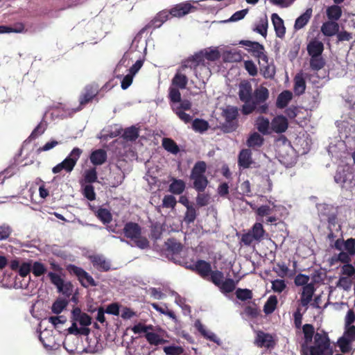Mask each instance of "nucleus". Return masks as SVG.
<instances>
[{
	"instance_id": "20",
	"label": "nucleus",
	"mask_w": 355,
	"mask_h": 355,
	"mask_svg": "<svg viewBox=\"0 0 355 355\" xmlns=\"http://www.w3.org/2000/svg\"><path fill=\"white\" fill-rule=\"evenodd\" d=\"M271 20L276 35L279 38H283L286 33V28L283 19L277 13H273L271 15Z\"/></svg>"
},
{
	"instance_id": "62",
	"label": "nucleus",
	"mask_w": 355,
	"mask_h": 355,
	"mask_svg": "<svg viewBox=\"0 0 355 355\" xmlns=\"http://www.w3.org/2000/svg\"><path fill=\"white\" fill-rule=\"evenodd\" d=\"M350 254L348 252H340L338 255H335L332 257V261L338 262L340 261L345 264L349 263L351 261Z\"/></svg>"
},
{
	"instance_id": "7",
	"label": "nucleus",
	"mask_w": 355,
	"mask_h": 355,
	"mask_svg": "<svg viewBox=\"0 0 355 355\" xmlns=\"http://www.w3.org/2000/svg\"><path fill=\"white\" fill-rule=\"evenodd\" d=\"M48 277L51 282L56 286L59 293L66 297H69L72 295L73 286L71 282H65L59 275L53 272H49Z\"/></svg>"
},
{
	"instance_id": "49",
	"label": "nucleus",
	"mask_w": 355,
	"mask_h": 355,
	"mask_svg": "<svg viewBox=\"0 0 355 355\" xmlns=\"http://www.w3.org/2000/svg\"><path fill=\"white\" fill-rule=\"evenodd\" d=\"M68 301L64 299L55 300L51 307L52 312L55 314L60 313L67 306Z\"/></svg>"
},
{
	"instance_id": "58",
	"label": "nucleus",
	"mask_w": 355,
	"mask_h": 355,
	"mask_svg": "<svg viewBox=\"0 0 355 355\" xmlns=\"http://www.w3.org/2000/svg\"><path fill=\"white\" fill-rule=\"evenodd\" d=\"M163 349L167 355H180L184 352V349L181 346H166Z\"/></svg>"
},
{
	"instance_id": "27",
	"label": "nucleus",
	"mask_w": 355,
	"mask_h": 355,
	"mask_svg": "<svg viewBox=\"0 0 355 355\" xmlns=\"http://www.w3.org/2000/svg\"><path fill=\"white\" fill-rule=\"evenodd\" d=\"M185 187V182L182 180L173 178L169 185L168 191L173 194L180 195L183 193Z\"/></svg>"
},
{
	"instance_id": "55",
	"label": "nucleus",
	"mask_w": 355,
	"mask_h": 355,
	"mask_svg": "<svg viewBox=\"0 0 355 355\" xmlns=\"http://www.w3.org/2000/svg\"><path fill=\"white\" fill-rule=\"evenodd\" d=\"M12 233V228L10 225L3 223L0 225V241L8 239Z\"/></svg>"
},
{
	"instance_id": "63",
	"label": "nucleus",
	"mask_w": 355,
	"mask_h": 355,
	"mask_svg": "<svg viewBox=\"0 0 355 355\" xmlns=\"http://www.w3.org/2000/svg\"><path fill=\"white\" fill-rule=\"evenodd\" d=\"M205 60L209 61H216L220 58V53L217 49H211L209 51H205L204 53Z\"/></svg>"
},
{
	"instance_id": "38",
	"label": "nucleus",
	"mask_w": 355,
	"mask_h": 355,
	"mask_svg": "<svg viewBox=\"0 0 355 355\" xmlns=\"http://www.w3.org/2000/svg\"><path fill=\"white\" fill-rule=\"evenodd\" d=\"M325 65V60L321 55L312 56L310 58V67L313 71H319Z\"/></svg>"
},
{
	"instance_id": "23",
	"label": "nucleus",
	"mask_w": 355,
	"mask_h": 355,
	"mask_svg": "<svg viewBox=\"0 0 355 355\" xmlns=\"http://www.w3.org/2000/svg\"><path fill=\"white\" fill-rule=\"evenodd\" d=\"M323 51L324 44L321 41L314 40L307 45V52L311 57L321 55Z\"/></svg>"
},
{
	"instance_id": "18",
	"label": "nucleus",
	"mask_w": 355,
	"mask_h": 355,
	"mask_svg": "<svg viewBox=\"0 0 355 355\" xmlns=\"http://www.w3.org/2000/svg\"><path fill=\"white\" fill-rule=\"evenodd\" d=\"M288 120L282 115L274 117L271 122V129L276 133L284 132L288 129Z\"/></svg>"
},
{
	"instance_id": "3",
	"label": "nucleus",
	"mask_w": 355,
	"mask_h": 355,
	"mask_svg": "<svg viewBox=\"0 0 355 355\" xmlns=\"http://www.w3.org/2000/svg\"><path fill=\"white\" fill-rule=\"evenodd\" d=\"M141 227L135 222L126 223L122 230V233L128 239L134 242L136 247L140 249H146L150 246V243L146 237L142 236Z\"/></svg>"
},
{
	"instance_id": "4",
	"label": "nucleus",
	"mask_w": 355,
	"mask_h": 355,
	"mask_svg": "<svg viewBox=\"0 0 355 355\" xmlns=\"http://www.w3.org/2000/svg\"><path fill=\"white\" fill-rule=\"evenodd\" d=\"M206 169V163L203 161H198L194 164L191 170L190 177L193 181V188L198 193L204 192L208 185L209 181L205 175Z\"/></svg>"
},
{
	"instance_id": "32",
	"label": "nucleus",
	"mask_w": 355,
	"mask_h": 355,
	"mask_svg": "<svg viewBox=\"0 0 355 355\" xmlns=\"http://www.w3.org/2000/svg\"><path fill=\"white\" fill-rule=\"evenodd\" d=\"M263 138L257 132H253L247 140V145L250 148L261 147L263 143Z\"/></svg>"
},
{
	"instance_id": "19",
	"label": "nucleus",
	"mask_w": 355,
	"mask_h": 355,
	"mask_svg": "<svg viewBox=\"0 0 355 355\" xmlns=\"http://www.w3.org/2000/svg\"><path fill=\"white\" fill-rule=\"evenodd\" d=\"M253 163L252 152L250 149H242L238 157V164L241 168H248Z\"/></svg>"
},
{
	"instance_id": "42",
	"label": "nucleus",
	"mask_w": 355,
	"mask_h": 355,
	"mask_svg": "<svg viewBox=\"0 0 355 355\" xmlns=\"http://www.w3.org/2000/svg\"><path fill=\"white\" fill-rule=\"evenodd\" d=\"M235 295L237 299L243 302L252 300L253 297L252 291L248 288H237L235 292Z\"/></svg>"
},
{
	"instance_id": "44",
	"label": "nucleus",
	"mask_w": 355,
	"mask_h": 355,
	"mask_svg": "<svg viewBox=\"0 0 355 355\" xmlns=\"http://www.w3.org/2000/svg\"><path fill=\"white\" fill-rule=\"evenodd\" d=\"M218 288L222 293H229L235 289L236 283L232 279L228 278L226 279L224 282L223 281L222 284Z\"/></svg>"
},
{
	"instance_id": "57",
	"label": "nucleus",
	"mask_w": 355,
	"mask_h": 355,
	"mask_svg": "<svg viewBox=\"0 0 355 355\" xmlns=\"http://www.w3.org/2000/svg\"><path fill=\"white\" fill-rule=\"evenodd\" d=\"M211 197L208 193H198L196 197V204L199 207L207 206L210 201Z\"/></svg>"
},
{
	"instance_id": "30",
	"label": "nucleus",
	"mask_w": 355,
	"mask_h": 355,
	"mask_svg": "<svg viewBox=\"0 0 355 355\" xmlns=\"http://www.w3.org/2000/svg\"><path fill=\"white\" fill-rule=\"evenodd\" d=\"M306 89V83L302 75L297 74L294 78V92L296 95H302Z\"/></svg>"
},
{
	"instance_id": "52",
	"label": "nucleus",
	"mask_w": 355,
	"mask_h": 355,
	"mask_svg": "<svg viewBox=\"0 0 355 355\" xmlns=\"http://www.w3.org/2000/svg\"><path fill=\"white\" fill-rule=\"evenodd\" d=\"M238 116V110L236 107H227L223 112V116L226 121H236Z\"/></svg>"
},
{
	"instance_id": "41",
	"label": "nucleus",
	"mask_w": 355,
	"mask_h": 355,
	"mask_svg": "<svg viewBox=\"0 0 355 355\" xmlns=\"http://www.w3.org/2000/svg\"><path fill=\"white\" fill-rule=\"evenodd\" d=\"M123 137L128 141H135L139 137V130L135 126L124 130Z\"/></svg>"
},
{
	"instance_id": "50",
	"label": "nucleus",
	"mask_w": 355,
	"mask_h": 355,
	"mask_svg": "<svg viewBox=\"0 0 355 355\" xmlns=\"http://www.w3.org/2000/svg\"><path fill=\"white\" fill-rule=\"evenodd\" d=\"M31 271L35 277H40L46 272V268L42 263L35 261L31 264Z\"/></svg>"
},
{
	"instance_id": "8",
	"label": "nucleus",
	"mask_w": 355,
	"mask_h": 355,
	"mask_svg": "<svg viewBox=\"0 0 355 355\" xmlns=\"http://www.w3.org/2000/svg\"><path fill=\"white\" fill-rule=\"evenodd\" d=\"M240 44L248 46V51L250 53L252 56L257 58L259 61L267 62L268 57L265 51V49L263 44L258 42H252L250 40H241Z\"/></svg>"
},
{
	"instance_id": "45",
	"label": "nucleus",
	"mask_w": 355,
	"mask_h": 355,
	"mask_svg": "<svg viewBox=\"0 0 355 355\" xmlns=\"http://www.w3.org/2000/svg\"><path fill=\"white\" fill-rule=\"evenodd\" d=\"M353 341L349 340L347 338L342 336L338 340V345L342 353H349L352 349L351 344Z\"/></svg>"
},
{
	"instance_id": "61",
	"label": "nucleus",
	"mask_w": 355,
	"mask_h": 355,
	"mask_svg": "<svg viewBox=\"0 0 355 355\" xmlns=\"http://www.w3.org/2000/svg\"><path fill=\"white\" fill-rule=\"evenodd\" d=\"M244 68L250 76H255L257 75V67L252 60H245Z\"/></svg>"
},
{
	"instance_id": "54",
	"label": "nucleus",
	"mask_w": 355,
	"mask_h": 355,
	"mask_svg": "<svg viewBox=\"0 0 355 355\" xmlns=\"http://www.w3.org/2000/svg\"><path fill=\"white\" fill-rule=\"evenodd\" d=\"M237 127V121L225 120V122L221 124L220 129L225 133H230L235 131Z\"/></svg>"
},
{
	"instance_id": "17",
	"label": "nucleus",
	"mask_w": 355,
	"mask_h": 355,
	"mask_svg": "<svg viewBox=\"0 0 355 355\" xmlns=\"http://www.w3.org/2000/svg\"><path fill=\"white\" fill-rule=\"evenodd\" d=\"M90 261L93 266L99 271L107 272L111 268L110 261L102 255H93L90 257Z\"/></svg>"
},
{
	"instance_id": "1",
	"label": "nucleus",
	"mask_w": 355,
	"mask_h": 355,
	"mask_svg": "<svg viewBox=\"0 0 355 355\" xmlns=\"http://www.w3.org/2000/svg\"><path fill=\"white\" fill-rule=\"evenodd\" d=\"M239 98L243 103L241 112L248 115L256 111L259 114H266L268 111L266 101L269 98V91L264 86H259L254 91L250 81L244 80L239 85Z\"/></svg>"
},
{
	"instance_id": "10",
	"label": "nucleus",
	"mask_w": 355,
	"mask_h": 355,
	"mask_svg": "<svg viewBox=\"0 0 355 355\" xmlns=\"http://www.w3.org/2000/svg\"><path fill=\"white\" fill-rule=\"evenodd\" d=\"M170 18H171L170 10L165 9L159 11L152 20H150L140 30V34L144 33L150 28H157L161 27V26Z\"/></svg>"
},
{
	"instance_id": "53",
	"label": "nucleus",
	"mask_w": 355,
	"mask_h": 355,
	"mask_svg": "<svg viewBox=\"0 0 355 355\" xmlns=\"http://www.w3.org/2000/svg\"><path fill=\"white\" fill-rule=\"evenodd\" d=\"M84 179L85 182L89 183V184L96 182L98 179L96 168H92L85 171Z\"/></svg>"
},
{
	"instance_id": "12",
	"label": "nucleus",
	"mask_w": 355,
	"mask_h": 355,
	"mask_svg": "<svg viewBox=\"0 0 355 355\" xmlns=\"http://www.w3.org/2000/svg\"><path fill=\"white\" fill-rule=\"evenodd\" d=\"M170 10L171 17L180 18L191 12H196L197 7L191 5L189 1H184L175 5Z\"/></svg>"
},
{
	"instance_id": "51",
	"label": "nucleus",
	"mask_w": 355,
	"mask_h": 355,
	"mask_svg": "<svg viewBox=\"0 0 355 355\" xmlns=\"http://www.w3.org/2000/svg\"><path fill=\"white\" fill-rule=\"evenodd\" d=\"M209 276L210 277L209 280H210L214 285L219 287L224 278L223 273L219 270H211Z\"/></svg>"
},
{
	"instance_id": "5",
	"label": "nucleus",
	"mask_w": 355,
	"mask_h": 355,
	"mask_svg": "<svg viewBox=\"0 0 355 355\" xmlns=\"http://www.w3.org/2000/svg\"><path fill=\"white\" fill-rule=\"evenodd\" d=\"M103 87L100 88L96 83H92L85 85L79 95V105L74 110V112H76L82 110L87 104L93 101L98 102L99 101L98 95Z\"/></svg>"
},
{
	"instance_id": "2",
	"label": "nucleus",
	"mask_w": 355,
	"mask_h": 355,
	"mask_svg": "<svg viewBox=\"0 0 355 355\" xmlns=\"http://www.w3.org/2000/svg\"><path fill=\"white\" fill-rule=\"evenodd\" d=\"M305 355H332L330 339L324 330L316 332L314 336V344L311 346L302 345Z\"/></svg>"
},
{
	"instance_id": "56",
	"label": "nucleus",
	"mask_w": 355,
	"mask_h": 355,
	"mask_svg": "<svg viewBox=\"0 0 355 355\" xmlns=\"http://www.w3.org/2000/svg\"><path fill=\"white\" fill-rule=\"evenodd\" d=\"M46 129V123L44 122H40L35 128L33 130L31 135L29 136L30 139H35L40 135H42Z\"/></svg>"
},
{
	"instance_id": "59",
	"label": "nucleus",
	"mask_w": 355,
	"mask_h": 355,
	"mask_svg": "<svg viewBox=\"0 0 355 355\" xmlns=\"http://www.w3.org/2000/svg\"><path fill=\"white\" fill-rule=\"evenodd\" d=\"M176 204L177 200L172 195H166L162 200V207L164 208L174 209Z\"/></svg>"
},
{
	"instance_id": "34",
	"label": "nucleus",
	"mask_w": 355,
	"mask_h": 355,
	"mask_svg": "<svg viewBox=\"0 0 355 355\" xmlns=\"http://www.w3.org/2000/svg\"><path fill=\"white\" fill-rule=\"evenodd\" d=\"M162 146L166 150L174 155L180 151L178 144L171 138H164L162 139Z\"/></svg>"
},
{
	"instance_id": "14",
	"label": "nucleus",
	"mask_w": 355,
	"mask_h": 355,
	"mask_svg": "<svg viewBox=\"0 0 355 355\" xmlns=\"http://www.w3.org/2000/svg\"><path fill=\"white\" fill-rule=\"evenodd\" d=\"M205 60V54L201 51L189 58L182 64L187 65L189 71H193L195 76H197V67L201 64H204Z\"/></svg>"
},
{
	"instance_id": "31",
	"label": "nucleus",
	"mask_w": 355,
	"mask_h": 355,
	"mask_svg": "<svg viewBox=\"0 0 355 355\" xmlns=\"http://www.w3.org/2000/svg\"><path fill=\"white\" fill-rule=\"evenodd\" d=\"M302 331L304 334V339L305 346L312 342L313 338L315 336V329L311 324H305L302 327Z\"/></svg>"
},
{
	"instance_id": "26",
	"label": "nucleus",
	"mask_w": 355,
	"mask_h": 355,
	"mask_svg": "<svg viewBox=\"0 0 355 355\" xmlns=\"http://www.w3.org/2000/svg\"><path fill=\"white\" fill-rule=\"evenodd\" d=\"M329 20L337 21L342 16V9L338 4L329 6L326 10Z\"/></svg>"
},
{
	"instance_id": "6",
	"label": "nucleus",
	"mask_w": 355,
	"mask_h": 355,
	"mask_svg": "<svg viewBox=\"0 0 355 355\" xmlns=\"http://www.w3.org/2000/svg\"><path fill=\"white\" fill-rule=\"evenodd\" d=\"M66 270L71 275L76 276L80 285L84 288L96 286L98 285L94 279L80 267L73 264H69L67 266Z\"/></svg>"
},
{
	"instance_id": "13",
	"label": "nucleus",
	"mask_w": 355,
	"mask_h": 355,
	"mask_svg": "<svg viewBox=\"0 0 355 355\" xmlns=\"http://www.w3.org/2000/svg\"><path fill=\"white\" fill-rule=\"evenodd\" d=\"M254 344L258 347H265L266 349H271L275 347V342L273 336L271 334L259 330L256 332Z\"/></svg>"
},
{
	"instance_id": "21",
	"label": "nucleus",
	"mask_w": 355,
	"mask_h": 355,
	"mask_svg": "<svg viewBox=\"0 0 355 355\" xmlns=\"http://www.w3.org/2000/svg\"><path fill=\"white\" fill-rule=\"evenodd\" d=\"M339 31V25L337 21H327L323 23L321 26V32L327 37L335 35Z\"/></svg>"
},
{
	"instance_id": "64",
	"label": "nucleus",
	"mask_w": 355,
	"mask_h": 355,
	"mask_svg": "<svg viewBox=\"0 0 355 355\" xmlns=\"http://www.w3.org/2000/svg\"><path fill=\"white\" fill-rule=\"evenodd\" d=\"M344 248L350 255L355 254V239L350 238L345 241Z\"/></svg>"
},
{
	"instance_id": "60",
	"label": "nucleus",
	"mask_w": 355,
	"mask_h": 355,
	"mask_svg": "<svg viewBox=\"0 0 355 355\" xmlns=\"http://www.w3.org/2000/svg\"><path fill=\"white\" fill-rule=\"evenodd\" d=\"M171 107L173 111L177 114L180 119H181L185 123H188L191 121L192 117L190 114H187L182 110H180V109L175 108V105H172Z\"/></svg>"
},
{
	"instance_id": "15",
	"label": "nucleus",
	"mask_w": 355,
	"mask_h": 355,
	"mask_svg": "<svg viewBox=\"0 0 355 355\" xmlns=\"http://www.w3.org/2000/svg\"><path fill=\"white\" fill-rule=\"evenodd\" d=\"M315 291V288L312 283L302 287V292L301 293L300 302V305L306 308L305 311L307 309L309 304L312 300Z\"/></svg>"
},
{
	"instance_id": "47",
	"label": "nucleus",
	"mask_w": 355,
	"mask_h": 355,
	"mask_svg": "<svg viewBox=\"0 0 355 355\" xmlns=\"http://www.w3.org/2000/svg\"><path fill=\"white\" fill-rule=\"evenodd\" d=\"M196 209L193 206L187 208V211L184 216V221L187 224L190 225L193 223L197 217Z\"/></svg>"
},
{
	"instance_id": "46",
	"label": "nucleus",
	"mask_w": 355,
	"mask_h": 355,
	"mask_svg": "<svg viewBox=\"0 0 355 355\" xmlns=\"http://www.w3.org/2000/svg\"><path fill=\"white\" fill-rule=\"evenodd\" d=\"M268 21L266 17L261 18L259 24L257 25L254 31L266 37L267 35Z\"/></svg>"
},
{
	"instance_id": "39",
	"label": "nucleus",
	"mask_w": 355,
	"mask_h": 355,
	"mask_svg": "<svg viewBox=\"0 0 355 355\" xmlns=\"http://www.w3.org/2000/svg\"><path fill=\"white\" fill-rule=\"evenodd\" d=\"M277 298L275 295L270 296L263 306L264 313L266 314L273 313L277 307Z\"/></svg>"
},
{
	"instance_id": "48",
	"label": "nucleus",
	"mask_w": 355,
	"mask_h": 355,
	"mask_svg": "<svg viewBox=\"0 0 355 355\" xmlns=\"http://www.w3.org/2000/svg\"><path fill=\"white\" fill-rule=\"evenodd\" d=\"M146 338L150 344L154 345H158L166 342V340L162 338L157 334L154 332L146 333Z\"/></svg>"
},
{
	"instance_id": "22",
	"label": "nucleus",
	"mask_w": 355,
	"mask_h": 355,
	"mask_svg": "<svg viewBox=\"0 0 355 355\" xmlns=\"http://www.w3.org/2000/svg\"><path fill=\"white\" fill-rule=\"evenodd\" d=\"M107 158V152L103 149H97L92 152L90 162L95 166L102 165Z\"/></svg>"
},
{
	"instance_id": "40",
	"label": "nucleus",
	"mask_w": 355,
	"mask_h": 355,
	"mask_svg": "<svg viewBox=\"0 0 355 355\" xmlns=\"http://www.w3.org/2000/svg\"><path fill=\"white\" fill-rule=\"evenodd\" d=\"M257 130L263 135L268 134L269 120L263 116H259L256 123Z\"/></svg>"
},
{
	"instance_id": "36",
	"label": "nucleus",
	"mask_w": 355,
	"mask_h": 355,
	"mask_svg": "<svg viewBox=\"0 0 355 355\" xmlns=\"http://www.w3.org/2000/svg\"><path fill=\"white\" fill-rule=\"evenodd\" d=\"M96 216L104 224L110 223L112 220V214L105 208H99L96 212Z\"/></svg>"
},
{
	"instance_id": "29",
	"label": "nucleus",
	"mask_w": 355,
	"mask_h": 355,
	"mask_svg": "<svg viewBox=\"0 0 355 355\" xmlns=\"http://www.w3.org/2000/svg\"><path fill=\"white\" fill-rule=\"evenodd\" d=\"M259 64L260 66L261 73L265 78H272L275 76V67L270 65L268 61L267 62L259 61Z\"/></svg>"
},
{
	"instance_id": "25",
	"label": "nucleus",
	"mask_w": 355,
	"mask_h": 355,
	"mask_svg": "<svg viewBox=\"0 0 355 355\" xmlns=\"http://www.w3.org/2000/svg\"><path fill=\"white\" fill-rule=\"evenodd\" d=\"M312 15V9L308 8L306 11L297 17L295 20L294 28L296 30L302 28L307 24Z\"/></svg>"
},
{
	"instance_id": "24",
	"label": "nucleus",
	"mask_w": 355,
	"mask_h": 355,
	"mask_svg": "<svg viewBox=\"0 0 355 355\" xmlns=\"http://www.w3.org/2000/svg\"><path fill=\"white\" fill-rule=\"evenodd\" d=\"M75 161L72 160L71 157H66L61 163L57 164L52 169L53 173H58L62 170H65L67 172H71L75 166Z\"/></svg>"
},
{
	"instance_id": "37",
	"label": "nucleus",
	"mask_w": 355,
	"mask_h": 355,
	"mask_svg": "<svg viewBox=\"0 0 355 355\" xmlns=\"http://www.w3.org/2000/svg\"><path fill=\"white\" fill-rule=\"evenodd\" d=\"M243 312L247 317L254 319L259 316L260 310L259 309L257 304L255 302H252V304L245 306Z\"/></svg>"
},
{
	"instance_id": "43",
	"label": "nucleus",
	"mask_w": 355,
	"mask_h": 355,
	"mask_svg": "<svg viewBox=\"0 0 355 355\" xmlns=\"http://www.w3.org/2000/svg\"><path fill=\"white\" fill-rule=\"evenodd\" d=\"M192 128L196 132H203L208 130L209 123L204 119H196L193 121Z\"/></svg>"
},
{
	"instance_id": "11",
	"label": "nucleus",
	"mask_w": 355,
	"mask_h": 355,
	"mask_svg": "<svg viewBox=\"0 0 355 355\" xmlns=\"http://www.w3.org/2000/svg\"><path fill=\"white\" fill-rule=\"evenodd\" d=\"M191 72L187 65H182L177 69L174 77L172 79V84L179 89H183L187 87L188 83L187 75Z\"/></svg>"
},
{
	"instance_id": "33",
	"label": "nucleus",
	"mask_w": 355,
	"mask_h": 355,
	"mask_svg": "<svg viewBox=\"0 0 355 355\" xmlns=\"http://www.w3.org/2000/svg\"><path fill=\"white\" fill-rule=\"evenodd\" d=\"M195 327L198 329V331L201 334V335L203 337L209 339L211 341L215 343L217 342L216 336L212 332L207 331L205 326L201 323L200 320H198L195 322Z\"/></svg>"
},
{
	"instance_id": "9",
	"label": "nucleus",
	"mask_w": 355,
	"mask_h": 355,
	"mask_svg": "<svg viewBox=\"0 0 355 355\" xmlns=\"http://www.w3.org/2000/svg\"><path fill=\"white\" fill-rule=\"evenodd\" d=\"M183 249V245L175 238H169L164 245V253L166 257L174 262H176L175 257H178Z\"/></svg>"
},
{
	"instance_id": "16",
	"label": "nucleus",
	"mask_w": 355,
	"mask_h": 355,
	"mask_svg": "<svg viewBox=\"0 0 355 355\" xmlns=\"http://www.w3.org/2000/svg\"><path fill=\"white\" fill-rule=\"evenodd\" d=\"M211 264L205 260H198L194 263L192 271L198 274L201 277L206 279L211 272Z\"/></svg>"
},
{
	"instance_id": "35",
	"label": "nucleus",
	"mask_w": 355,
	"mask_h": 355,
	"mask_svg": "<svg viewBox=\"0 0 355 355\" xmlns=\"http://www.w3.org/2000/svg\"><path fill=\"white\" fill-rule=\"evenodd\" d=\"M250 232L252 233L254 239H255V241H261L263 239L266 232L262 224L260 223H255Z\"/></svg>"
},
{
	"instance_id": "28",
	"label": "nucleus",
	"mask_w": 355,
	"mask_h": 355,
	"mask_svg": "<svg viewBox=\"0 0 355 355\" xmlns=\"http://www.w3.org/2000/svg\"><path fill=\"white\" fill-rule=\"evenodd\" d=\"M293 94L288 90H285L280 93L277 98V107L283 109L287 106L290 101L292 99Z\"/></svg>"
}]
</instances>
